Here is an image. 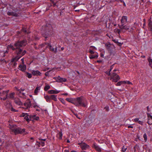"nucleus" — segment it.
<instances>
[{"label":"nucleus","mask_w":152,"mask_h":152,"mask_svg":"<svg viewBox=\"0 0 152 152\" xmlns=\"http://www.w3.org/2000/svg\"><path fill=\"white\" fill-rule=\"evenodd\" d=\"M59 99L62 103H63L64 104H65V102L64 100L63 99L60 98Z\"/></svg>","instance_id":"79ce46f5"},{"label":"nucleus","mask_w":152,"mask_h":152,"mask_svg":"<svg viewBox=\"0 0 152 152\" xmlns=\"http://www.w3.org/2000/svg\"><path fill=\"white\" fill-rule=\"evenodd\" d=\"M27 44V42L25 40H23L22 41H18L15 43L14 46L11 45H8L7 48H10L14 50H16V53L18 56L14 59L15 61H17L20 58L24 55L26 53V50L22 51L20 48L23 46H24Z\"/></svg>","instance_id":"f257e3e1"},{"label":"nucleus","mask_w":152,"mask_h":152,"mask_svg":"<svg viewBox=\"0 0 152 152\" xmlns=\"http://www.w3.org/2000/svg\"><path fill=\"white\" fill-rule=\"evenodd\" d=\"M104 109L108 111L109 110V107H104Z\"/></svg>","instance_id":"3c124183"},{"label":"nucleus","mask_w":152,"mask_h":152,"mask_svg":"<svg viewBox=\"0 0 152 152\" xmlns=\"http://www.w3.org/2000/svg\"><path fill=\"white\" fill-rule=\"evenodd\" d=\"M64 152H69V151L67 150H65L64 151Z\"/></svg>","instance_id":"774afa93"},{"label":"nucleus","mask_w":152,"mask_h":152,"mask_svg":"<svg viewBox=\"0 0 152 152\" xmlns=\"http://www.w3.org/2000/svg\"><path fill=\"white\" fill-rule=\"evenodd\" d=\"M19 69L23 72H24L26 69V66L25 64L20 65Z\"/></svg>","instance_id":"a211bd4d"},{"label":"nucleus","mask_w":152,"mask_h":152,"mask_svg":"<svg viewBox=\"0 0 152 152\" xmlns=\"http://www.w3.org/2000/svg\"><path fill=\"white\" fill-rule=\"evenodd\" d=\"M139 118H135L134 119V121L135 122H137L138 121H139Z\"/></svg>","instance_id":"8fccbe9b"},{"label":"nucleus","mask_w":152,"mask_h":152,"mask_svg":"<svg viewBox=\"0 0 152 152\" xmlns=\"http://www.w3.org/2000/svg\"><path fill=\"white\" fill-rule=\"evenodd\" d=\"M19 11L18 10H13L12 11V16L15 17L17 16L19 13Z\"/></svg>","instance_id":"2eb2a0df"},{"label":"nucleus","mask_w":152,"mask_h":152,"mask_svg":"<svg viewBox=\"0 0 152 152\" xmlns=\"http://www.w3.org/2000/svg\"><path fill=\"white\" fill-rule=\"evenodd\" d=\"M116 71V70L115 69L113 70V72ZM120 79V78L119 76L114 72H113L110 75V80L113 82H117Z\"/></svg>","instance_id":"20e7f679"},{"label":"nucleus","mask_w":152,"mask_h":152,"mask_svg":"<svg viewBox=\"0 0 152 152\" xmlns=\"http://www.w3.org/2000/svg\"><path fill=\"white\" fill-rule=\"evenodd\" d=\"M64 47H62L61 48V50H64Z\"/></svg>","instance_id":"69168bd1"},{"label":"nucleus","mask_w":152,"mask_h":152,"mask_svg":"<svg viewBox=\"0 0 152 152\" xmlns=\"http://www.w3.org/2000/svg\"><path fill=\"white\" fill-rule=\"evenodd\" d=\"M7 107H9L10 109L12 111L15 112L17 111L13 108L12 107V105L10 104H7Z\"/></svg>","instance_id":"a878e982"},{"label":"nucleus","mask_w":152,"mask_h":152,"mask_svg":"<svg viewBox=\"0 0 152 152\" xmlns=\"http://www.w3.org/2000/svg\"><path fill=\"white\" fill-rule=\"evenodd\" d=\"M22 30H23V31L24 32L26 33L27 32L26 30L24 28H23L22 29Z\"/></svg>","instance_id":"603ef678"},{"label":"nucleus","mask_w":152,"mask_h":152,"mask_svg":"<svg viewBox=\"0 0 152 152\" xmlns=\"http://www.w3.org/2000/svg\"><path fill=\"white\" fill-rule=\"evenodd\" d=\"M53 79L56 80V82L59 83L65 82L66 81L65 78L61 77L60 76L55 77Z\"/></svg>","instance_id":"0eeeda50"},{"label":"nucleus","mask_w":152,"mask_h":152,"mask_svg":"<svg viewBox=\"0 0 152 152\" xmlns=\"http://www.w3.org/2000/svg\"><path fill=\"white\" fill-rule=\"evenodd\" d=\"M60 91L57 90H51L49 91L48 93L50 94H57L59 93Z\"/></svg>","instance_id":"6ab92c4d"},{"label":"nucleus","mask_w":152,"mask_h":152,"mask_svg":"<svg viewBox=\"0 0 152 152\" xmlns=\"http://www.w3.org/2000/svg\"><path fill=\"white\" fill-rule=\"evenodd\" d=\"M50 99H52L55 101H56L57 100V95H54L50 96Z\"/></svg>","instance_id":"5701e85b"},{"label":"nucleus","mask_w":152,"mask_h":152,"mask_svg":"<svg viewBox=\"0 0 152 152\" xmlns=\"http://www.w3.org/2000/svg\"><path fill=\"white\" fill-rule=\"evenodd\" d=\"M27 113H23L20 115L21 117H25V116L27 115Z\"/></svg>","instance_id":"37998d69"},{"label":"nucleus","mask_w":152,"mask_h":152,"mask_svg":"<svg viewBox=\"0 0 152 152\" xmlns=\"http://www.w3.org/2000/svg\"><path fill=\"white\" fill-rule=\"evenodd\" d=\"M49 68H46V69H44V70H44V71H46L48 70H49Z\"/></svg>","instance_id":"6e6d98bb"},{"label":"nucleus","mask_w":152,"mask_h":152,"mask_svg":"<svg viewBox=\"0 0 152 152\" xmlns=\"http://www.w3.org/2000/svg\"><path fill=\"white\" fill-rule=\"evenodd\" d=\"M88 104V102L86 98L81 96L75 98V105L77 106L86 107Z\"/></svg>","instance_id":"f03ea898"},{"label":"nucleus","mask_w":152,"mask_h":152,"mask_svg":"<svg viewBox=\"0 0 152 152\" xmlns=\"http://www.w3.org/2000/svg\"><path fill=\"white\" fill-rule=\"evenodd\" d=\"M52 30V27L51 24H47L45 27V31H46L45 34L42 33V35L46 38L48 37L47 36L50 35V34H49V32L51 31Z\"/></svg>","instance_id":"39448f33"},{"label":"nucleus","mask_w":152,"mask_h":152,"mask_svg":"<svg viewBox=\"0 0 152 152\" xmlns=\"http://www.w3.org/2000/svg\"><path fill=\"white\" fill-rule=\"evenodd\" d=\"M48 46L49 47V49L52 51L53 52L55 53H56L57 52V48L56 47L55 49L53 47L50 45L48 44Z\"/></svg>","instance_id":"f8f14e48"},{"label":"nucleus","mask_w":152,"mask_h":152,"mask_svg":"<svg viewBox=\"0 0 152 152\" xmlns=\"http://www.w3.org/2000/svg\"><path fill=\"white\" fill-rule=\"evenodd\" d=\"M39 143L42 146H44L45 145V142H44L42 141H40Z\"/></svg>","instance_id":"c03bdc74"},{"label":"nucleus","mask_w":152,"mask_h":152,"mask_svg":"<svg viewBox=\"0 0 152 152\" xmlns=\"http://www.w3.org/2000/svg\"><path fill=\"white\" fill-rule=\"evenodd\" d=\"M29 115L28 114H27V115H26L24 117V119L27 121L28 122H29L30 121H31L30 118V116L28 117Z\"/></svg>","instance_id":"b1692460"},{"label":"nucleus","mask_w":152,"mask_h":152,"mask_svg":"<svg viewBox=\"0 0 152 152\" xmlns=\"http://www.w3.org/2000/svg\"><path fill=\"white\" fill-rule=\"evenodd\" d=\"M98 56V54L97 53L96 54H95L94 55H90L89 56V58L90 59H93V58H97Z\"/></svg>","instance_id":"cd10ccee"},{"label":"nucleus","mask_w":152,"mask_h":152,"mask_svg":"<svg viewBox=\"0 0 152 152\" xmlns=\"http://www.w3.org/2000/svg\"><path fill=\"white\" fill-rule=\"evenodd\" d=\"M147 110L148 112H149L150 111V109L148 106L147 107Z\"/></svg>","instance_id":"5fc2aeb1"},{"label":"nucleus","mask_w":152,"mask_h":152,"mask_svg":"<svg viewBox=\"0 0 152 152\" xmlns=\"http://www.w3.org/2000/svg\"><path fill=\"white\" fill-rule=\"evenodd\" d=\"M40 86H38L36 88L34 91V93L35 95H37V94L39 91L40 90Z\"/></svg>","instance_id":"bb28decb"},{"label":"nucleus","mask_w":152,"mask_h":152,"mask_svg":"<svg viewBox=\"0 0 152 152\" xmlns=\"http://www.w3.org/2000/svg\"><path fill=\"white\" fill-rule=\"evenodd\" d=\"M102 62V61L101 60H98V61H97V62H98V63H100V62Z\"/></svg>","instance_id":"338daca9"},{"label":"nucleus","mask_w":152,"mask_h":152,"mask_svg":"<svg viewBox=\"0 0 152 152\" xmlns=\"http://www.w3.org/2000/svg\"><path fill=\"white\" fill-rule=\"evenodd\" d=\"M124 84H127L129 85H132V82L128 80L124 81Z\"/></svg>","instance_id":"f704fd0d"},{"label":"nucleus","mask_w":152,"mask_h":152,"mask_svg":"<svg viewBox=\"0 0 152 152\" xmlns=\"http://www.w3.org/2000/svg\"><path fill=\"white\" fill-rule=\"evenodd\" d=\"M148 61L149 63V65L152 68V59L150 58H149L148 59Z\"/></svg>","instance_id":"473e14b6"},{"label":"nucleus","mask_w":152,"mask_h":152,"mask_svg":"<svg viewBox=\"0 0 152 152\" xmlns=\"http://www.w3.org/2000/svg\"><path fill=\"white\" fill-rule=\"evenodd\" d=\"M51 70H49L47 72H45V75L46 76H48L49 75V72H50Z\"/></svg>","instance_id":"a18cd8bd"},{"label":"nucleus","mask_w":152,"mask_h":152,"mask_svg":"<svg viewBox=\"0 0 152 152\" xmlns=\"http://www.w3.org/2000/svg\"><path fill=\"white\" fill-rule=\"evenodd\" d=\"M75 115L76 116V117H77V118H79V119H80V118L78 116V115H77V114H75Z\"/></svg>","instance_id":"4d7b16f0"},{"label":"nucleus","mask_w":152,"mask_h":152,"mask_svg":"<svg viewBox=\"0 0 152 152\" xmlns=\"http://www.w3.org/2000/svg\"><path fill=\"white\" fill-rule=\"evenodd\" d=\"M63 95H65V96H67L68 95V94L66 93H64V94H63Z\"/></svg>","instance_id":"e2e57ef3"},{"label":"nucleus","mask_w":152,"mask_h":152,"mask_svg":"<svg viewBox=\"0 0 152 152\" xmlns=\"http://www.w3.org/2000/svg\"><path fill=\"white\" fill-rule=\"evenodd\" d=\"M91 47H92L94 49H95V50H96V48L94 46H91Z\"/></svg>","instance_id":"052dcab7"},{"label":"nucleus","mask_w":152,"mask_h":152,"mask_svg":"<svg viewBox=\"0 0 152 152\" xmlns=\"http://www.w3.org/2000/svg\"><path fill=\"white\" fill-rule=\"evenodd\" d=\"M124 84V81H121L118 82L117 83H116L115 85L116 86H120L121 85H123Z\"/></svg>","instance_id":"c756f323"},{"label":"nucleus","mask_w":152,"mask_h":152,"mask_svg":"<svg viewBox=\"0 0 152 152\" xmlns=\"http://www.w3.org/2000/svg\"><path fill=\"white\" fill-rule=\"evenodd\" d=\"M78 144L83 150H86L89 148V146L88 145L83 142L79 143Z\"/></svg>","instance_id":"423d86ee"},{"label":"nucleus","mask_w":152,"mask_h":152,"mask_svg":"<svg viewBox=\"0 0 152 152\" xmlns=\"http://www.w3.org/2000/svg\"><path fill=\"white\" fill-rule=\"evenodd\" d=\"M19 11L18 10H13L12 11V16L15 17L17 16L19 13Z\"/></svg>","instance_id":"dca6fc26"},{"label":"nucleus","mask_w":152,"mask_h":152,"mask_svg":"<svg viewBox=\"0 0 152 152\" xmlns=\"http://www.w3.org/2000/svg\"><path fill=\"white\" fill-rule=\"evenodd\" d=\"M34 39L36 40H38L39 39V38L38 37H35Z\"/></svg>","instance_id":"13d9d810"},{"label":"nucleus","mask_w":152,"mask_h":152,"mask_svg":"<svg viewBox=\"0 0 152 152\" xmlns=\"http://www.w3.org/2000/svg\"><path fill=\"white\" fill-rule=\"evenodd\" d=\"M141 57L142 58H145V56H141Z\"/></svg>","instance_id":"0e129e2a"},{"label":"nucleus","mask_w":152,"mask_h":152,"mask_svg":"<svg viewBox=\"0 0 152 152\" xmlns=\"http://www.w3.org/2000/svg\"><path fill=\"white\" fill-rule=\"evenodd\" d=\"M8 91H9L8 90L4 91L2 93H1V96H5V97H4L3 98L0 97V98L1 100H5L7 98V94L8 93Z\"/></svg>","instance_id":"6e6552de"},{"label":"nucleus","mask_w":152,"mask_h":152,"mask_svg":"<svg viewBox=\"0 0 152 152\" xmlns=\"http://www.w3.org/2000/svg\"><path fill=\"white\" fill-rule=\"evenodd\" d=\"M44 45V44H42L41 45H40V46H39V47H40L41 46L42 47V46H43Z\"/></svg>","instance_id":"680f3d73"},{"label":"nucleus","mask_w":152,"mask_h":152,"mask_svg":"<svg viewBox=\"0 0 152 152\" xmlns=\"http://www.w3.org/2000/svg\"><path fill=\"white\" fill-rule=\"evenodd\" d=\"M128 128H133V126H129L128 127Z\"/></svg>","instance_id":"bf43d9fd"},{"label":"nucleus","mask_w":152,"mask_h":152,"mask_svg":"<svg viewBox=\"0 0 152 152\" xmlns=\"http://www.w3.org/2000/svg\"><path fill=\"white\" fill-rule=\"evenodd\" d=\"M138 122V123L139 124H140L142 125L143 124V121H139Z\"/></svg>","instance_id":"de8ad7c7"},{"label":"nucleus","mask_w":152,"mask_h":152,"mask_svg":"<svg viewBox=\"0 0 152 152\" xmlns=\"http://www.w3.org/2000/svg\"><path fill=\"white\" fill-rule=\"evenodd\" d=\"M50 88V87L49 85H46L44 88V90L45 91H47L48 89H49Z\"/></svg>","instance_id":"e433bc0d"},{"label":"nucleus","mask_w":152,"mask_h":152,"mask_svg":"<svg viewBox=\"0 0 152 152\" xmlns=\"http://www.w3.org/2000/svg\"><path fill=\"white\" fill-rule=\"evenodd\" d=\"M93 147L97 151L100 152L102 151L101 148L96 144H94Z\"/></svg>","instance_id":"412c9836"},{"label":"nucleus","mask_w":152,"mask_h":152,"mask_svg":"<svg viewBox=\"0 0 152 152\" xmlns=\"http://www.w3.org/2000/svg\"><path fill=\"white\" fill-rule=\"evenodd\" d=\"M143 137L144 138V140H145V142H146L147 140V135L145 133L143 135Z\"/></svg>","instance_id":"58836bf2"},{"label":"nucleus","mask_w":152,"mask_h":152,"mask_svg":"<svg viewBox=\"0 0 152 152\" xmlns=\"http://www.w3.org/2000/svg\"><path fill=\"white\" fill-rule=\"evenodd\" d=\"M27 74L26 76L29 78H30L32 77V75L28 72H26Z\"/></svg>","instance_id":"4c0bfd02"},{"label":"nucleus","mask_w":152,"mask_h":152,"mask_svg":"<svg viewBox=\"0 0 152 152\" xmlns=\"http://www.w3.org/2000/svg\"><path fill=\"white\" fill-rule=\"evenodd\" d=\"M30 118L31 121H37L39 119V117L36 116L35 115H30Z\"/></svg>","instance_id":"ddd939ff"},{"label":"nucleus","mask_w":152,"mask_h":152,"mask_svg":"<svg viewBox=\"0 0 152 152\" xmlns=\"http://www.w3.org/2000/svg\"><path fill=\"white\" fill-rule=\"evenodd\" d=\"M15 103L19 105H21L22 104V102L18 99H15Z\"/></svg>","instance_id":"393cba45"},{"label":"nucleus","mask_w":152,"mask_h":152,"mask_svg":"<svg viewBox=\"0 0 152 152\" xmlns=\"http://www.w3.org/2000/svg\"><path fill=\"white\" fill-rule=\"evenodd\" d=\"M32 74L34 75L37 76H40L41 75V73L38 70H33L32 72Z\"/></svg>","instance_id":"f3484780"},{"label":"nucleus","mask_w":152,"mask_h":152,"mask_svg":"<svg viewBox=\"0 0 152 152\" xmlns=\"http://www.w3.org/2000/svg\"><path fill=\"white\" fill-rule=\"evenodd\" d=\"M127 148L125 147L124 146L122 148V149L121 150V151L122 152H125L126 150H127Z\"/></svg>","instance_id":"c9c22d12"},{"label":"nucleus","mask_w":152,"mask_h":152,"mask_svg":"<svg viewBox=\"0 0 152 152\" xmlns=\"http://www.w3.org/2000/svg\"><path fill=\"white\" fill-rule=\"evenodd\" d=\"M120 28L121 29H124L127 30L129 29V26L127 25H121L119 26Z\"/></svg>","instance_id":"aec40b11"},{"label":"nucleus","mask_w":152,"mask_h":152,"mask_svg":"<svg viewBox=\"0 0 152 152\" xmlns=\"http://www.w3.org/2000/svg\"><path fill=\"white\" fill-rule=\"evenodd\" d=\"M62 132H59L57 135V136L58 137H59V138L60 139H62Z\"/></svg>","instance_id":"72a5a7b5"},{"label":"nucleus","mask_w":152,"mask_h":152,"mask_svg":"<svg viewBox=\"0 0 152 152\" xmlns=\"http://www.w3.org/2000/svg\"><path fill=\"white\" fill-rule=\"evenodd\" d=\"M14 94L15 93H11L9 95L8 97L11 99H13L14 97Z\"/></svg>","instance_id":"2f4dec72"},{"label":"nucleus","mask_w":152,"mask_h":152,"mask_svg":"<svg viewBox=\"0 0 152 152\" xmlns=\"http://www.w3.org/2000/svg\"><path fill=\"white\" fill-rule=\"evenodd\" d=\"M19 11L18 10H13L12 11V16L15 17L17 16L19 13Z\"/></svg>","instance_id":"4468645a"},{"label":"nucleus","mask_w":152,"mask_h":152,"mask_svg":"<svg viewBox=\"0 0 152 152\" xmlns=\"http://www.w3.org/2000/svg\"><path fill=\"white\" fill-rule=\"evenodd\" d=\"M113 65L111 66L110 67V69L109 70V71H107L106 72V73L109 76L110 75V72L111 70L113 69Z\"/></svg>","instance_id":"7c9ffc66"},{"label":"nucleus","mask_w":152,"mask_h":152,"mask_svg":"<svg viewBox=\"0 0 152 152\" xmlns=\"http://www.w3.org/2000/svg\"><path fill=\"white\" fill-rule=\"evenodd\" d=\"M151 18L149 20V22L148 24V30L150 31L151 34H152V21H151Z\"/></svg>","instance_id":"1a4fd4ad"},{"label":"nucleus","mask_w":152,"mask_h":152,"mask_svg":"<svg viewBox=\"0 0 152 152\" xmlns=\"http://www.w3.org/2000/svg\"><path fill=\"white\" fill-rule=\"evenodd\" d=\"M147 116L148 119H150L152 120V115H151L149 113H147Z\"/></svg>","instance_id":"ea45409f"},{"label":"nucleus","mask_w":152,"mask_h":152,"mask_svg":"<svg viewBox=\"0 0 152 152\" xmlns=\"http://www.w3.org/2000/svg\"><path fill=\"white\" fill-rule=\"evenodd\" d=\"M44 98L46 99L47 102H50V96H48V95L44 96Z\"/></svg>","instance_id":"c85d7f7f"},{"label":"nucleus","mask_w":152,"mask_h":152,"mask_svg":"<svg viewBox=\"0 0 152 152\" xmlns=\"http://www.w3.org/2000/svg\"><path fill=\"white\" fill-rule=\"evenodd\" d=\"M127 17L126 16H122L121 20V25H124L127 22Z\"/></svg>","instance_id":"9d476101"},{"label":"nucleus","mask_w":152,"mask_h":152,"mask_svg":"<svg viewBox=\"0 0 152 152\" xmlns=\"http://www.w3.org/2000/svg\"><path fill=\"white\" fill-rule=\"evenodd\" d=\"M7 15L9 16H12V11H8L7 12Z\"/></svg>","instance_id":"49530a36"},{"label":"nucleus","mask_w":152,"mask_h":152,"mask_svg":"<svg viewBox=\"0 0 152 152\" xmlns=\"http://www.w3.org/2000/svg\"><path fill=\"white\" fill-rule=\"evenodd\" d=\"M89 51L91 54H94V53L93 51L91 50H90Z\"/></svg>","instance_id":"09e8293b"},{"label":"nucleus","mask_w":152,"mask_h":152,"mask_svg":"<svg viewBox=\"0 0 152 152\" xmlns=\"http://www.w3.org/2000/svg\"><path fill=\"white\" fill-rule=\"evenodd\" d=\"M75 98H67L66 99V101L74 104H75Z\"/></svg>","instance_id":"4be33fe9"},{"label":"nucleus","mask_w":152,"mask_h":152,"mask_svg":"<svg viewBox=\"0 0 152 152\" xmlns=\"http://www.w3.org/2000/svg\"><path fill=\"white\" fill-rule=\"evenodd\" d=\"M21 60L22 61V63L23 64H24V60L23 58H22L21 59Z\"/></svg>","instance_id":"864d4df0"},{"label":"nucleus","mask_w":152,"mask_h":152,"mask_svg":"<svg viewBox=\"0 0 152 152\" xmlns=\"http://www.w3.org/2000/svg\"><path fill=\"white\" fill-rule=\"evenodd\" d=\"M31 106V103L29 101H27L25 102L24 104V107H23L25 109H28Z\"/></svg>","instance_id":"9b49d317"},{"label":"nucleus","mask_w":152,"mask_h":152,"mask_svg":"<svg viewBox=\"0 0 152 152\" xmlns=\"http://www.w3.org/2000/svg\"><path fill=\"white\" fill-rule=\"evenodd\" d=\"M148 123L149 125L152 124V120L150 119H148Z\"/></svg>","instance_id":"a19ab883"},{"label":"nucleus","mask_w":152,"mask_h":152,"mask_svg":"<svg viewBox=\"0 0 152 152\" xmlns=\"http://www.w3.org/2000/svg\"><path fill=\"white\" fill-rule=\"evenodd\" d=\"M10 128L16 134H26L27 133L25 132L24 129H21L19 128H16L14 126L12 125L10 126Z\"/></svg>","instance_id":"7ed1b4c3"}]
</instances>
